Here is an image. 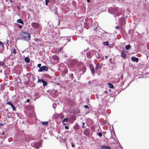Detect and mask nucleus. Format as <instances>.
<instances>
[{"instance_id":"f257e3e1","label":"nucleus","mask_w":149,"mask_h":149,"mask_svg":"<svg viewBox=\"0 0 149 149\" xmlns=\"http://www.w3.org/2000/svg\"><path fill=\"white\" fill-rule=\"evenodd\" d=\"M22 38L25 40H30V35L29 33L22 32L21 33Z\"/></svg>"},{"instance_id":"f03ea898","label":"nucleus","mask_w":149,"mask_h":149,"mask_svg":"<svg viewBox=\"0 0 149 149\" xmlns=\"http://www.w3.org/2000/svg\"><path fill=\"white\" fill-rule=\"evenodd\" d=\"M97 51L95 50H92L86 53V56L87 58H90L94 54H96Z\"/></svg>"},{"instance_id":"7ed1b4c3","label":"nucleus","mask_w":149,"mask_h":149,"mask_svg":"<svg viewBox=\"0 0 149 149\" xmlns=\"http://www.w3.org/2000/svg\"><path fill=\"white\" fill-rule=\"evenodd\" d=\"M48 68L46 66H42L41 67L39 68V69L38 70V72H41L43 71H48Z\"/></svg>"},{"instance_id":"20e7f679","label":"nucleus","mask_w":149,"mask_h":149,"mask_svg":"<svg viewBox=\"0 0 149 149\" xmlns=\"http://www.w3.org/2000/svg\"><path fill=\"white\" fill-rule=\"evenodd\" d=\"M77 63V62L76 60H72L70 64L69 65V67L71 68H73L75 65H76Z\"/></svg>"},{"instance_id":"39448f33","label":"nucleus","mask_w":149,"mask_h":149,"mask_svg":"<svg viewBox=\"0 0 149 149\" xmlns=\"http://www.w3.org/2000/svg\"><path fill=\"white\" fill-rule=\"evenodd\" d=\"M118 9L116 8H110L108 9V10L109 12L110 11H111V13H116Z\"/></svg>"},{"instance_id":"423d86ee","label":"nucleus","mask_w":149,"mask_h":149,"mask_svg":"<svg viewBox=\"0 0 149 149\" xmlns=\"http://www.w3.org/2000/svg\"><path fill=\"white\" fill-rule=\"evenodd\" d=\"M32 26L34 28H38L39 27V24L37 23L33 22L31 24Z\"/></svg>"},{"instance_id":"0eeeda50","label":"nucleus","mask_w":149,"mask_h":149,"mask_svg":"<svg viewBox=\"0 0 149 149\" xmlns=\"http://www.w3.org/2000/svg\"><path fill=\"white\" fill-rule=\"evenodd\" d=\"M89 66L92 74L94 75L95 73V70L93 65H92L90 64Z\"/></svg>"},{"instance_id":"6e6552de","label":"nucleus","mask_w":149,"mask_h":149,"mask_svg":"<svg viewBox=\"0 0 149 149\" xmlns=\"http://www.w3.org/2000/svg\"><path fill=\"white\" fill-rule=\"evenodd\" d=\"M85 69V68L81 64L78 67V70L80 71H84Z\"/></svg>"},{"instance_id":"1a4fd4ad","label":"nucleus","mask_w":149,"mask_h":149,"mask_svg":"<svg viewBox=\"0 0 149 149\" xmlns=\"http://www.w3.org/2000/svg\"><path fill=\"white\" fill-rule=\"evenodd\" d=\"M41 145V144L40 142H37L34 144V147L37 148H39L40 146Z\"/></svg>"},{"instance_id":"9d476101","label":"nucleus","mask_w":149,"mask_h":149,"mask_svg":"<svg viewBox=\"0 0 149 149\" xmlns=\"http://www.w3.org/2000/svg\"><path fill=\"white\" fill-rule=\"evenodd\" d=\"M84 134L87 136H88L89 135V130L88 129H86L85 130L84 132Z\"/></svg>"},{"instance_id":"9b49d317","label":"nucleus","mask_w":149,"mask_h":149,"mask_svg":"<svg viewBox=\"0 0 149 149\" xmlns=\"http://www.w3.org/2000/svg\"><path fill=\"white\" fill-rule=\"evenodd\" d=\"M92 25L94 27V29L95 30L97 28L98 24L97 22L94 21L93 24H92Z\"/></svg>"},{"instance_id":"f8f14e48","label":"nucleus","mask_w":149,"mask_h":149,"mask_svg":"<svg viewBox=\"0 0 149 149\" xmlns=\"http://www.w3.org/2000/svg\"><path fill=\"white\" fill-rule=\"evenodd\" d=\"M131 60L135 62L136 63L138 62L139 61V59L138 58L134 56H132L131 57Z\"/></svg>"},{"instance_id":"ddd939ff","label":"nucleus","mask_w":149,"mask_h":149,"mask_svg":"<svg viewBox=\"0 0 149 149\" xmlns=\"http://www.w3.org/2000/svg\"><path fill=\"white\" fill-rule=\"evenodd\" d=\"M52 58L54 60L56 61H58L59 60V57L56 55H54L52 56Z\"/></svg>"},{"instance_id":"4468645a","label":"nucleus","mask_w":149,"mask_h":149,"mask_svg":"<svg viewBox=\"0 0 149 149\" xmlns=\"http://www.w3.org/2000/svg\"><path fill=\"white\" fill-rule=\"evenodd\" d=\"M101 148H105L106 149H111L110 147L108 146H105L104 145H102L101 146Z\"/></svg>"},{"instance_id":"2eb2a0df","label":"nucleus","mask_w":149,"mask_h":149,"mask_svg":"<svg viewBox=\"0 0 149 149\" xmlns=\"http://www.w3.org/2000/svg\"><path fill=\"white\" fill-rule=\"evenodd\" d=\"M121 56L125 59L126 58V55L123 52V51L122 52Z\"/></svg>"},{"instance_id":"dca6fc26","label":"nucleus","mask_w":149,"mask_h":149,"mask_svg":"<svg viewBox=\"0 0 149 149\" xmlns=\"http://www.w3.org/2000/svg\"><path fill=\"white\" fill-rule=\"evenodd\" d=\"M24 60L26 63H29L30 61L29 58L28 57H26L24 58Z\"/></svg>"},{"instance_id":"f3484780","label":"nucleus","mask_w":149,"mask_h":149,"mask_svg":"<svg viewBox=\"0 0 149 149\" xmlns=\"http://www.w3.org/2000/svg\"><path fill=\"white\" fill-rule=\"evenodd\" d=\"M108 86L110 88H114L113 85L110 83H108Z\"/></svg>"},{"instance_id":"a211bd4d","label":"nucleus","mask_w":149,"mask_h":149,"mask_svg":"<svg viewBox=\"0 0 149 149\" xmlns=\"http://www.w3.org/2000/svg\"><path fill=\"white\" fill-rule=\"evenodd\" d=\"M103 44L107 46L108 47H110L109 46V43L108 41L104 42Z\"/></svg>"},{"instance_id":"6ab92c4d","label":"nucleus","mask_w":149,"mask_h":149,"mask_svg":"<svg viewBox=\"0 0 149 149\" xmlns=\"http://www.w3.org/2000/svg\"><path fill=\"white\" fill-rule=\"evenodd\" d=\"M48 121L47 122H42L41 123L43 125H47L48 124Z\"/></svg>"},{"instance_id":"aec40b11","label":"nucleus","mask_w":149,"mask_h":149,"mask_svg":"<svg viewBox=\"0 0 149 149\" xmlns=\"http://www.w3.org/2000/svg\"><path fill=\"white\" fill-rule=\"evenodd\" d=\"M58 115L59 117L60 118L62 119L64 118V115L63 113H60Z\"/></svg>"},{"instance_id":"412c9836","label":"nucleus","mask_w":149,"mask_h":149,"mask_svg":"<svg viewBox=\"0 0 149 149\" xmlns=\"http://www.w3.org/2000/svg\"><path fill=\"white\" fill-rule=\"evenodd\" d=\"M17 22L19 23L23 24V21L21 19H18L17 21Z\"/></svg>"},{"instance_id":"4be33fe9","label":"nucleus","mask_w":149,"mask_h":149,"mask_svg":"<svg viewBox=\"0 0 149 149\" xmlns=\"http://www.w3.org/2000/svg\"><path fill=\"white\" fill-rule=\"evenodd\" d=\"M84 27L85 28L88 29L89 28V26L87 23H84Z\"/></svg>"},{"instance_id":"5701e85b","label":"nucleus","mask_w":149,"mask_h":149,"mask_svg":"<svg viewBox=\"0 0 149 149\" xmlns=\"http://www.w3.org/2000/svg\"><path fill=\"white\" fill-rule=\"evenodd\" d=\"M131 46L130 45H127L125 46V48L126 50L129 49L130 47Z\"/></svg>"},{"instance_id":"b1692460","label":"nucleus","mask_w":149,"mask_h":149,"mask_svg":"<svg viewBox=\"0 0 149 149\" xmlns=\"http://www.w3.org/2000/svg\"><path fill=\"white\" fill-rule=\"evenodd\" d=\"M54 118L55 119H56L58 118L59 117V115L58 114H56L54 115Z\"/></svg>"},{"instance_id":"393cba45","label":"nucleus","mask_w":149,"mask_h":149,"mask_svg":"<svg viewBox=\"0 0 149 149\" xmlns=\"http://www.w3.org/2000/svg\"><path fill=\"white\" fill-rule=\"evenodd\" d=\"M11 107H12L13 109V110L14 111H16V108L15 107V106L13 104L11 106Z\"/></svg>"},{"instance_id":"a878e982","label":"nucleus","mask_w":149,"mask_h":149,"mask_svg":"<svg viewBox=\"0 0 149 149\" xmlns=\"http://www.w3.org/2000/svg\"><path fill=\"white\" fill-rule=\"evenodd\" d=\"M100 65H96V66L95 67V69L96 70H97L100 69Z\"/></svg>"},{"instance_id":"bb28decb","label":"nucleus","mask_w":149,"mask_h":149,"mask_svg":"<svg viewBox=\"0 0 149 149\" xmlns=\"http://www.w3.org/2000/svg\"><path fill=\"white\" fill-rule=\"evenodd\" d=\"M68 119L67 118H65L64 119L63 121H62V123H63L64 122H68Z\"/></svg>"},{"instance_id":"cd10ccee","label":"nucleus","mask_w":149,"mask_h":149,"mask_svg":"<svg viewBox=\"0 0 149 149\" xmlns=\"http://www.w3.org/2000/svg\"><path fill=\"white\" fill-rule=\"evenodd\" d=\"M42 83L44 86H46L47 85V82L44 80V81L42 82Z\"/></svg>"},{"instance_id":"c85d7f7f","label":"nucleus","mask_w":149,"mask_h":149,"mask_svg":"<svg viewBox=\"0 0 149 149\" xmlns=\"http://www.w3.org/2000/svg\"><path fill=\"white\" fill-rule=\"evenodd\" d=\"M6 104L10 105L11 106L13 104L11 102H7Z\"/></svg>"},{"instance_id":"c756f323","label":"nucleus","mask_w":149,"mask_h":149,"mask_svg":"<svg viewBox=\"0 0 149 149\" xmlns=\"http://www.w3.org/2000/svg\"><path fill=\"white\" fill-rule=\"evenodd\" d=\"M44 81V80L43 79H38V82H43Z\"/></svg>"},{"instance_id":"7c9ffc66","label":"nucleus","mask_w":149,"mask_h":149,"mask_svg":"<svg viewBox=\"0 0 149 149\" xmlns=\"http://www.w3.org/2000/svg\"><path fill=\"white\" fill-rule=\"evenodd\" d=\"M49 0H45V4L46 5H47L48 3L49 2Z\"/></svg>"},{"instance_id":"2f4dec72","label":"nucleus","mask_w":149,"mask_h":149,"mask_svg":"<svg viewBox=\"0 0 149 149\" xmlns=\"http://www.w3.org/2000/svg\"><path fill=\"white\" fill-rule=\"evenodd\" d=\"M3 43L1 41H0V46H1L3 47Z\"/></svg>"},{"instance_id":"473e14b6","label":"nucleus","mask_w":149,"mask_h":149,"mask_svg":"<svg viewBox=\"0 0 149 149\" xmlns=\"http://www.w3.org/2000/svg\"><path fill=\"white\" fill-rule=\"evenodd\" d=\"M98 135L100 136H102V134L101 132H100L98 133Z\"/></svg>"},{"instance_id":"72a5a7b5","label":"nucleus","mask_w":149,"mask_h":149,"mask_svg":"<svg viewBox=\"0 0 149 149\" xmlns=\"http://www.w3.org/2000/svg\"><path fill=\"white\" fill-rule=\"evenodd\" d=\"M35 41L37 42H38L39 41V39L38 38H36L35 39Z\"/></svg>"},{"instance_id":"f704fd0d","label":"nucleus","mask_w":149,"mask_h":149,"mask_svg":"<svg viewBox=\"0 0 149 149\" xmlns=\"http://www.w3.org/2000/svg\"><path fill=\"white\" fill-rule=\"evenodd\" d=\"M3 62H0V66H3Z\"/></svg>"},{"instance_id":"c9c22d12","label":"nucleus","mask_w":149,"mask_h":149,"mask_svg":"<svg viewBox=\"0 0 149 149\" xmlns=\"http://www.w3.org/2000/svg\"><path fill=\"white\" fill-rule=\"evenodd\" d=\"M13 53H14L15 54H16V52L15 49H13Z\"/></svg>"},{"instance_id":"e433bc0d","label":"nucleus","mask_w":149,"mask_h":149,"mask_svg":"<svg viewBox=\"0 0 149 149\" xmlns=\"http://www.w3.org/2000/svg\"><path fill=\"white\" fill-rule=\"evenodd\" d=\"M64 72L65 74H66L68 73V70H64Z\"/></svg>"},{"instance_id":"4c0bfd02","label":"nucleus","mask_w":149,"mask_h":149,"mask_svg":"<svg viewBox=\"0 0 149 149\" xmlns=\"http://www.w3.org/2000/svg\"><path fill=\"white\" fill-rule=\"evenodd\" d=\"M100 57V54L99 53H98V55L97 56V58H99Z\"/></svg>"},{"instance_id":"58836bf2","label":"nucleus","mask_w":149,"mask_h":149,"mask_svg":"<svg viewBox=\"0 0 149 149\" xmlns=\"http://www.w3.org/2000/svg\"><path fill=\"white\" fill-rule=\"evenodd\" d=\"M84 107L86 108H89L88 106L87 105H85L84 106Z\"/></svg>"},{"instance_id":"ea45409f","label":"nucleus","mask_w":149,"mask_h":149,"mask_svg":"<svg viewBox=\"0 0 149 149\" xmlns=\"http://www.w3.org/2000/svg\"><path fill=\"white\" fill-rule=\"evenodd\" d=\"M30 100L29 99H27L26 101V102H30Z\"/></svg>"},{"instance_id":"a19ab883","label":"nucleus","mask_w":149,"mask_h":149,"mask_svg":"<svg viewBox=\"0 0 149 149\" xmlns=\"http://www.w3.org/2000/svg\"><path fill=\"white\" fill-rule=\"evenodd\" d=\"M41 65L40 63L38 64V67H39V68H40V67H41Z\"/></svg>"},{"instance_id":"79ce46f5","label":"nucleus","mask_w":149,"mask_h":149,"mask_svg":"<svg viewBox=\"0 0 149 149\" xmlns=\"http://www.w3.org/2000/svg\"><path fill=\"white\" fill-rule=\"evenodd\" d=\"M112 58H111L109 59V62L111 63V62H112Z\"/></svg>"},{"instance_id":"37998d69","label":"nucleus","mask_w":149,"mask_h":149,"mask_svg":"<svg viewBox=\"0 0 149 149\" xmlns=\"http://www.w3.org/2000/svg\"><path fill=\"white\" fill-rule=\"evenodd\" d=\"M62 48H60V49H58V52H60L61 51V50H62Z\"/></svg>"},{"instance_id":"c03bdc74","label":"nucleus","mask_w":149,"mask_h":149,"mask_svg":"<svg viewBox=\"0 0 149 149\" xmlns=\"http://www.w3.org/2000/svg\"><path fill=\"white\" fill-rule=\"evenodd\" d=\"M65 129L68 130L69 128V127L68 126H65Z\"/></svg>"},{"instance_id":"a18cd8bd","label":"nucleus","mask_w":149,"mask_h":149,"mask_svg":"<svg viewBox=\"0 0 149 149\" xmlns=\"http://www.w3.org/2000/svg\"><path fill=\"white\" fill-rule=\"evenodd\" d=\"M120 27L119 26H118L116 27V29H118Z\"/></svg>"},{"instance_id":"49530a36","label":"nucleus","mask_w":149,"mask_h":149,"mask_svg":"<svg viewBox=\"0 0 149 149\" xmlns=\"http://www.w3.org/2000/svg\"><path fill=\"white\" fill-rule=\"evenodd\" d=\"M72 147L74 148V145L73 144V142H72Z\"/></svg>"},{"instance_id":"de8ad7c7","label":"nucleus","mask_w":149,"mask_h":149,"mask_svg":"<svg viewBox=\"0 0 149 149\" xmlns=\"http://www.w3.org/2000/svg\"><path fill=\"white\" fill-rule=\"evenodd\" d=\"M17 9L18 10H20V7L18 6H17Z\"/></svg>"},{"instance_id":"09e8293b","label":"nucleus","mask_w":149,"mask_h":149,"mask_svg":"<svg viewBox=\"0 0 149 149\" xmlns=\"http://www.w3.org/2000/svg\"><path fill=\"white\" fill-rule=\"evenodd\" d=\"M9 41V40H7V39L6 40V44L8 43V42Z\"/></svg>"},{"instance_id":"8fccbe9b","label":"nucleus","mask_w":149,"mask_h":149,"mask_svg":"<svg viewBox=\"0 0 149 149\" xmlns=\"http://www.w3.org/2000/svg\"><path fill=\"white\" fill-rule=\"evenodd\" d=\"M19 28L20 29H21V28H22V26H21V25H19Z\"/></svg>"},{"instance_id":"3c124183","label":"nucleus","mask_w":149,"mask_h":149,"mask_svg":"<svg viewBox=\"0 0 149 149\" xmlns=\"http://www.w3.org/2000/svg\"><path fill=\"white\" fill-rule=\"evenodd\" d=\"M82 128H85L86 127L85 126H84V125H83L82 126Z\"/></svg>"},{"instance_id":"603ef678","label":"nucleus","mask_w":149,"mask_h":149,"mask_svg":"<svg viewBox=\"0 0 149 149\" xmlns=\"http://www.w3.org/2000/svg\"><path fill=\"white\" fill-rule=\"evenodd\" d=\"M57 13H58V12H57V11H56L55 12V13H54L55 14V15H56V14H57Z\"/></svg>"},{"instance_id":"864d4df0","label":"nucleus","mask_w":149,"mask_h":149,"mask_svg":"<svg viewBox=\"0 0 149 149\" xmlns=\"http://www.w3.org/2000/svg\"><path fill=\"white\" fill-rule=\"evenodd\" d=\"M4 132H3L1 134V135H4Z\"/></svg>"},{"instance_id":"5fc2aeb1","label":"nucleus","mask_w":149,"mask_h":149,"mask_svg":"<svg viewBox=\"0 0 149 149\" xmlns=\"http://www.w3.org/2000/svg\"><path fill=\"white\" fill-rule=\"evenodd\" d=\"M114 133H114V131H112L111 132V133L112 134H114Z\"/></svg>"},{"instance_id":"6e6d98bb","label":"nucleus","mask_w":149,"mask_h":149,"mask_svg":"<svg viewBox=\"0 0 149 149\" xmlns=\"http://www.w3.org/2000/svg\"><path fill=\"white\" fill-rule=\"evenodd\" d=\"M63 123V124L64 125H66V124L65 123Z\"/></svg>"},{"instance_id":"4d7b16f0","label":"nucleus","mask_w":149,"mask_h":149,"mask_svg":"<svg viewBox=\"0 0 149 149\" xmlns=\"http://www.w3.org/2000/svg\"><path fill=\"white\" fill-rule=\"evenodd\" d=\"M90 0H87V1L88 2H90Z\"/></svg>"},{"instance_id":"13d9d810","label":"nucleus","mask_w":149,"mask_h":149,"mask_svg":"<svg viewBox=\"0 0 149 149\" xmlns=\"http://www.w3.org/2000/svg\"><path fill=\"white\" fill-rule=\"evenodd\" d=\"M105 57L106 58H108V56H105Z\"/></svg>"},{"instance_id":"bf43d9fd","label":"nucleus","mask_w":149,"mask_h":149,"mask_svg":"<svg viewBox=\"0 0 149 149\" xmlns=\"http://www.w3.org/2000/svg\"><path fill=\"white\" fill-rule=\"evenodd\" d=\"M9 2H12V1L11 0H10Z\"/></svg>"},{"instance_id":"052dcab7","label":"nucleus","mask_w":149,"mask_h":149,"mask_svg":"<svg viewBox=\"0 0 149 149\" xmlns=\"http://www.w3.org/2000/svg\"><path fill=\"white\" fill-rule=\"evenodd\" d=\"M8 0H6V2H8Z\"/></svg>"},{"instance_id":"680f3d73","label":"nucleus","mask_w":149,"mask_h":149,"mask_svg":"<svg viewBox=\"0 0 149 149\" xmlns=\"http://www.w3.org/2000/svg\"><path fill=\"white\" fill-rule=\"evenodd\" d=\"M82 124L83 125H84V124H85V123H82Z\"/></svg>"},{"instance_id":"e2e57ef3","label":"nucleus","mask_w":149,"mask_h":149,"mask_svg":"<svg viewBox=\"0 0 149 149\" xmlns=\"http://www.w3.org/2000/svg\"><path fill=\"white\" fill-rule=\"evenodd\" d=\"M0 125H1V126H2V125H3V124H2V123H1V124H0Z\"/></svg>"},{"instance_id":"0e129e2a","label":"nucleus","mask_w":149,"mask_h":149,"mask_svg":"<svg viewBox=\"0 0 149 149\" xmlns=\"http://www.w3.org/2000/svg\"><path fill=\"white\" fill-rule=\"evenodd\" d=\"M59 23H60V21H59Z\"/></svg>"},{"instance_id":"69168bd1","label":"nucleus","mask_w":149,"mask_h":149,"mask_svg":"<svg viewBox=\"0 0 149 149\" xmlns=\"http://www.w3.org/2000/svg\"><path fill=\"white\" fill-rule=\"evenodd\" d=\"M96 97H97V95H96Z\"/></svg>"},{"instance_id":"338daca9","label":"nucleus","mask_w":149,"mask_h":149,"mask_svg":"<svg viewBox=\"0 0 149 149\" xmlns=\"http://www.w3.org/2000/svg\"><path fill=\"white\" fill-rule=\"evenodd\" d=\"M117 15H118V13L117 14Z\"/></svg>"},{"instance_id":"774afa93","label":"nucleus","mask_w":149,"mask_h":149,"mask_svg":"<svg viewBox=\"0 0 149 149\" xmlns=\"http://www.w3.org/2000/svg\"><path fill=\"white\" fill-rule=\"evenodd\" d=\"M104 92H107L106 91H105Z\"/></svg>"}]
</instances>
